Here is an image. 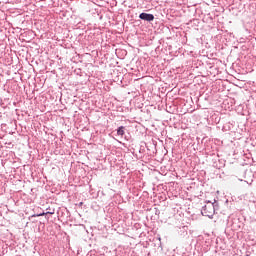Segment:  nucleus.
<instances>
[{"mask_svg": "<svg viewBox=\"0 0 256 256\" xmlns=\"http://www.w3.org/2000/svg\"><path fill=\"white\" fill-rule=\"evenodd\" d=\"M201 213L204 217H209V219H211V217L215 215V206L213 203L207 204L202 208Z\"/></svg>", "mask_w": 256, "mask_h": 256, "instance_id": "f257e3e1", "label": "nucleus"}, {"mask_svg": "<svg viewBox=\"0 0 256 256\" xmlns=\"http://www.w3.org/2000/svg\"><path fill=\"white\" fill-rule=\"evenodd\" d=\"M139 17L143 21H153L155 19V16H153V14H147V13H141Z\"/></svg>", "mask_w": 256, "mask_h": 256, "instance_id": "f03ea898", "label": "nucleus"}, {"mask_svg": "<svg viewBox=\"0 0 256 256\" xmlns=\"http://www.w3.org/2000/svg\"><path fill=\"white\" fill-rule=\"evenodd\" d=\"M43 215H45V213L40 214L39 217H43Z\"/></svg>", "mask_w": 256, "mask_h": 256, "instance_id": "20e7f679", "label": "nucleus"}, {"mask_svg": "<svg viewBox=\"0 0 256 256\" xmlns=\"http://www.w3.org/2000/svg\"><path fill=\"white\" fill-rule=\"evenodd\" d=\"M117 135H119L120 137H123L125 135V127L120 126L117 130Z\"/></svg>", "mask_w": 256, "mask_h": 256, "instance_id": "7ed1b4c3", "label": "nucleus"}]
</instances>
